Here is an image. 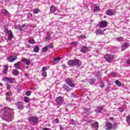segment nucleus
Wrapping results in <instances>:
<instances>
[{"instance_id": "obj_1", "label": "nucleus", "mask_w": 130, "mask_h": 130, "mask_svg": "<svg viewBox=\"0 0 130 130\" xmlns=\"http://www.w3.org/2000/svg\"><path fill=\"white\" fill-rule=\"evenodd\" d=\"M14 109L8 107H4L0 110L2 118L6 121H12L14 119Z\"/></svg>"}, {"instance_id": "obj_2", "label": "nucleus", "mask_w": 130, "mask_h": 130, "mask_svg": "<svg viewBox=\"0 0 130 130\" xmlns=\"http://www.w3.org/2000/svg\"><path fill=\"white\" fill-rule=\"evenodd\" d=\"M67 63L70 67H77V68H80L82 66V62L78 59L69 60Z\"/></svg>"}, {"instance_id": "obj_3", "label": "nucleus", "mask_w": 130, "mask_h": 130, "mask_svg": "<svg viewBox=\"0 0 130 130\" xmlns=\"http://www.w3.org/2000/svg\"><path fill=\"white\" fill-rule=\"evenodd\" d=\"M104 57L105 59H106V61L107 62H109L110 63H111V62L113 61V59H114V56H113V55H110L109 54H105L104 56Z\"/></svg>"}, {"instance_id": "obj_4", "label": "nucleus", "mask_w": 130, "mask_h": 130, "mask_svg": "<svg viewBox=\"0 0 130 130\" xmlns=\"http://www.w3.org/2000/svg\"><path fill=\"white\" fill-rule=\"evenodd\" d=\"M65 82L67 85H69L70 87H74L76 86V84L73 82V79L71 78H67L65 80Z\"/></svg>"}, {"instance_id": "obj_5", "label": "nucleus", "mask_w": 130, "mask_h": 130, "mask_svg": "<svg viewBox=\"0 0 130 130\" xmlns=\"http://www.w3.org/2000/svg\"><path fill=\"white\" fill-rule=\"evenodd\" d=\"M30 121H31V122H33L34 124L35 125H36L37 123H38L39 121V119H38V117H35V116H31L29 118Z\"/></svg>"}, {"instance_id": "obj_6", "label": "nucleus", "mask_w": 130, "mask_h": 130, "mask_svg": "<svg viewBox=\"0 0 130 130\" xmlns=\"http://www.w3.org/2000/svg\"><path fill=\"white\" fill-rule=\"evenodd\" d=\"M116 13L115 9H109L106 11V14L108 16H114Z\"/></svg>"}, {"instance_id": "obj_7", "label": "nucleus", "mask_w": 130, "mask_h": 130, "mask_svg": "<svg viewBox=\"0 0 130 130\" xmlns=\"http://www.w3.org/2000/svg\"><path fill=\"white\" fill-rule=\"evenodd\" d=\"M47 70V67H44L42 68L41 74L44 78H46V77H47V72H46Z\"/></svg>"}, {"instance_id": "obj_8", "label": "nucleus", "mask_w": 130, "mask_h": 130, "mask_svg": "<svg viewBox=\"0 0 130 130\" xmlns=\"http://www.w3.org/2000/svg\"><path fill=\"white\" fill-rule=\"evenodd\" d=\"M55 101L56 103L58 104V105H61L62 103H63V98H62V96L57 97Z\"/></svg>"}, {"instance_id": "obj_9", "label": "nucleus", "mask_w": 130, "mask_h": 130, "mask_svg": "<svg viewBox=\"0 0 130 130\" xmlns=\"http://www.w3.org/2000/svg\"><path fill=\"white\" fill-rule=\"evenodd\" d=\"M5 81H7V82H9V83H15L16 82V79L15 78H9V77H5L4 78Z\"/></svg>"}, {"instance_id": "obj_10", "label": "nucleus", "mask_w": 130, "mask_h": 130, "mask_svg": "<svg viewBox=\"0 0 130 130\" xmlns=\"http://www.w3.org/2000/svg\"><path fill=\"white\" fill-rule=\"evenodd\" d=\"M21 61L25 63V64H26V66H30V64H31V61H30V60H29L26 58H24L22 59Z\"/></svg>"}, {"instance_id": "obj_11", "label": "nucleus", "mask_w": 130, "mask_h": 130, "mask_svg": "<svg viewBox=\"0 0 130 130\" xmlns=\"http://www.w3.org/2000/svg\"><path fill=\"white\" fill-rule=\"evenodd\" d=\"M16 59H17V56H15L14 57V56H10L7 58V60L9 62H14V61H15V60H16Z\"/></svg>"}, {"instance_id": "obj_12", "label": "nucleus", "mask_w": 130, "mask_h": 130, "mask_svg": "<svg viewBox=\"0 0 130 130\" xmlns=\"http://www.w3.org/2000/svg\"><path fill=\"white\" fill-rule=\"evenodd\" d=\"M107 26V22L106 21H102L100 23V28H105Z\"/></svg>"}, {"instance_id": "obj_13", "label": "nucleus", "mask_w": 130, "mask_h": 130, "mask_svg": "<svg viewBox=\"0 0 130 130\" xmlns=\"http://www.w3.org/2000/svg\"><path fill=\"white\" fill-rule=\"evenodd\" d=\"M104 109V106H102L101 107H98L95 110V112L96 113H102V111Z\"/></svg>"}, {"instance_id": "obj_14", "label": "nucleus", "mask_w": 130, "mask_h": 130, "mask_svg": "<svg viewBox=\"0 0 130 130\" xmlns=\"http://www.w3.org/2000/svg\"><path fill=\"white\" fill-rule=\"evenodd\" d=\"M14 67L15 68V69H17V70H21V68H22L21 61H18L14 64Z\"/></svg>"}, {"instance_id": "obj_15", "label": "nucleus", "mask_w": 130, "mask_h": 130, "mask_svg": "<svg viewBox=\"0 0 130 130\" xmlns=\"http://www.w3.org/2000/svg\"><path fill=\"white\" fill-rule=\"evenodd\" d=\"M16 106L17 107V109H20L22 110L24 108V106L23 105V102H20L17 103L16 104Z\"/></svg>"}, {"instance_id": "obj_16", "label": "nucleus", "mask_w": 130, "mask_h": 130, "mask_svg": "<svg viewBox=\"0 0 130 130\" xmlns=\"http://www.w3.org/2000/svg\"><path fill=\"white\" fill-rule=\"evenodd\" d=\"M128 46H129V43H125L121 46V49L122 51H123V50H125V49H126V48H128Z\"/></svg>"}, {"instance_id": "obj_17", "label": "nucleus", "mask_w": 130, "mask_h": 130, "mask_svg": "<svg viewBox=\"0 0 130 130\" xmlns=\"http://www.w3.org/2000/svg\"><path fill=\"white\" fill-rule=\"evenodd\" d=\"M80 51L82 53H86V52L88 51V47L87 46L81 47Z\"/></svg>"}, {"instance_id": "obj_18", "label": "nucleus", "mask_w": 130, "mask_h": 130, "mask_svg": "<svg viewBox=\"0 0 130 130\" xmlns=\"http://www.w3.org/2000/svg\"><path fill=\"white\" fill-rule=\"evenodd\" d=\"M62 88L65 91H67V92H70V91H72V89H71L69 86L67 85V84H64Z\"/></svg>"}, {"instance_id": "obj_19", "label": "nucleus", "mask_w": 130, "mask_h": 130, "mask_svg": "<svg viewBox=\"0 0 130 130\" xmlns=\"http://www.w3.org/2000/svg\"><path fill=\"white\" fill-rule=\"evenodd\" d=\"M93 8H94L93 9V13H96V12H98V11H100V7L97 5H93Z\"/></svg>"}, {"instance_id": "obj_20", "label": "nucleus", "mask_w": 130, "mask_h": 130, "mask_svg": "<svg viewBox=\"0 0 130 130\" xmlns=\"http://www.w3.org/2000/svg\"><path fill=\"white\" fill-rule=\"evenodd\" d=\"M14 37V35H13V32L9 31V33L8 34V39L11 41L12 39H13Z\"/></svg>"}, {"instance_id": "obj_21", "label": "nucleus", "mask_w": 130, "mask_h": 130, "mask_svg": "<svg viewBox=\"0 0 130 130\" xmlns=\"http://www.w3.org/2000/svg\"><path fill=\"white\" fill-rule=\"evenodd\" d=\"M113 125L111 123H106V129L110 130L112 128Z\"/></svg>"}, {"instance_id": "obj_22", "label": "nucleus", "mask_w": 130, "mask_h": 130, "mask_svg": "<svg viewBox=\"0 0 130 130\" xmlns=\"http://www.w3.org/2000/svg\"><path fill=\"white\" fill-rule=\"evenodd\" d=\"M59 60H60V58L55 57L53 58V62L55 64L56 63H58V62H59Z\"/></svg>"}, {"instance_id": "obj_23", "label": "nucleus", "mask_w": 130, "mask_h": 130, "mask_svg": "<svg viewBox=\"0 0 130 130\" xmlns=\"http://www.w3.org/2000/svg\"><path fill=\"white\" fill-rule=\"evenodd\" d=\"M95 34L96 35H98V34H100V35H103V34H104V31L101 29H98L95 31Z\"/></svg>"}, {"instance_id": "obj_24", "label": "nucleus", "mask_w": 130, "mask_h": 130, "mask_svg": "<svg viewBox=\"0 0 130 130\" xmlns=\"http://www.w3.org/2000/svg\"><path fill=\"white\" fill-rule=\"evenodd\" d=\"M2 14H4V15H5V16H9V15H10L9 11L6 9H2Z\"/></svg>"}, {"instance_id": "obj_25", "label": "nucleus", "mask_w": 130, "mask_h": 130, "mask_svg": "<svg viewBox=\"0 0 130 130\" xmlns=\"http://www.w3.org/2000/svg\"><path fill=\"white\" fill-rule=\"evenodd\" d=\"M4 70L3 71V74H4V75H6V74L8 73V70H9V68H8V66L7 65H5L4 66Z\"/></svg>"}, {"instance_id": "obj_26", "label": "nucleus", "mask_w": 130, "mask_h": 130, "mask_svg": "<svg viewBox=\"0 0 130 130\" xmlns=\"http://www.w3.org/2000/svg\"><path fill=\"white\" fill-rule=\"evenodd\" d=\"M12 73L14 76H18V75L20 74V72H19L17 70L15 69L12 71Z\"/></svg>"}, {"instance_id": "obj_27", "label": "nucleus", "mask_w": 130, "mask_h": 130, "mask_svg": "<svg viewBox=\"0 0 130 130\" xmlns=\"http://www.w3.org/2000/svg\"><path fill=\"white\" fill-rule=\"evenodd\" d=\"M50 11L52 13H54V12H56V8L54 6H52L50 8Z\"/></svg>"}, {"instance_id": "obj_28", "label": "nucleus", "mask_w": 130, "mask_h": 130, "mask_svg": "<svg viewBox=\"0 0 130 130\" xmlns=\"http://www.w3.org/2000/svg\"><path fill=\"white\" fill-rule=\"evenodd\" d=\"M34 51L35 52H39V47L38 45H36L34 48Z\"/></svg>"}, {"instance_id": "obj_29", "label": "nucleus", "mask_w": 130, "mask_h": 130, "mask_svg": "<svg viewBox=\"0 0 130 130\" xmlns=\"http://www.w3.org/2000/svg\"><path fill=\"white\" fill-rule=\"evenodd\" d=\"M95 82H96V79H90L89 80V84L91 85H94Z\"/></svg>"}, {"instance_id": "obj_30", "label": "nucleus", "mask_w": 130, "mask_h": 130, "mask_svg": "<svg viewBox=\"0 0 130 130\" xmlns=\"http://www.w3.org/2000/svg\"><path fill=\"white\" fill-rule=\"evenodd\" d=\"M115 83L118 87H121V82H120L119 80H116L115 81Z\"/></svg>"}, {"instance_id": "obj_31", "label": "nucleus", "mask_w": 130, "mask_h": 130, "mask_svg": "<svg viewBox=\"0 0 130 130\" xmlns=\"http://www.w3.org/2000/svg\"><path fill=\"white\" fill-rule=\"evenodd\" d=\"M24 102H26V103H29V102H30V99H29V98H28L27 96H25L24 98Z\"/></svg>"}, {"instance_id": "obj_32", "label": "nucleus", "mask_w": 130, "mask_h": 130, "mask_svg": "<svg viewBox=\"0 0 130 130\" xmlns=\"http://www.w3.org/2000/svg\"><path fill=\"white\" fill-rule=\"evenodd\" d=\"M126 120L128 124L130 125V115L127 116Z\"/></svg>"}, {"instance_id": "obj_33", "label": "nucleus", "mask_w": 130, "mask_h": 130, "mask_svg": "<svg viewBox=\"0 0 130 130\" xmlns=\"http://www.w3.org/2000/svg\"><path fill=\"white\" fill-rule=\"evenodd\" d=\"M27 21H30L32 19V14L31 13H28L27 14Z\"/></svg>"}, {"instance_id": "obj_34", "label": "nucleus", "mask_w": 130, "mask_h": 130, "mask_svg": "<svg viewBox=\"0 0 130 130\" xmlns=\"http://www.w3.org/2000/svg\"><path fill=\"white\" fill-rule=\"evenodd\" d=\"M50 39H51V36H50V35L49 34H47V36L46 37V41H49V40H50Z\"/></svg>"}, {"instance_id": "obj_35", "label": "nucleus", "mask_w": 130, "mask_h": 130, "mask_svg": "<svg viewBox=\"0 0 130 130\" xmlns=\"http://www.w3.org/2000/svg\"><path fill=\"white\" fill-rule=\"evenodd\" d=\"M84 113H86L87 115L90 114V110L88 109H84Z\"/></svg>"}, {"instance_id": "obj_36", "label": "nucleus", "mask_w": 130, "mask_h": 130, "mask_svg": "<svg viewBox=\"0 0 130 130\" xmlns=\"http://www.w3.org/2000/svg\"><path fill=\"white\" fill-rule=\"evenodd\" d=\"M71 45H72V46H76L78 45V42L77 41H74L72 43H71Z\"/></svg>"}, {"instance_id": "obj_37", "label": "nucleus", "mask_w": 130, "mask_h": 130, "mask_svg": "<svg viewBox=\"0 0 130 130\" xmlns=\"http://www.w3.org/2000/svg\"><path fill=\"white\" fill-rule=\"evenodd\" d=\"M28 43H30V44H35V41L34 40V39H29L28 40Z\"/></svg>"}, {"instance_id": "obj_38", "label": "nucleus", "mask_w": 130, "mask_h": 130, "mask_svg": "<svg viewBox=\"0 0 130 130\" xmlns=\"http://www.w3.org/2000/svg\"><path fill=\"white\" fill-rule=\"evenodd\" d=\"M99 125V124L97 122H95L94 123H92V126H93V127H98Z\"/></svg>"}, {"instance_id": "obj_39", "label": "nucleus", "mask_w": 130, "mask_h": 130, "mask_svg": "<svg viewBox=\"0 0 130 130\" xmlns=\"http://www.w3.org/2000/svg\"><path fill=\"white\" fill-rule=\"evenodd\" d=\"M12 96H6V101L8 102H11L12 101Z\"/></svg>"}, {"instance_id": "obj_40", "label": "nucleus", "mask_w": 130, "mask_h": 130, "mask_svg": "<svg viewBox=\"0 0 130 130\" xmlns=\"http://www.w3.org/2000/svg\"><path fill=\"white\" fill-rule=\"evenodd\" d=\"M42 51L43 52H46V51H47L48 50V48L47 47V46H46L45 47H44L43 49H42Z\"/></svg>"}, {"instance_id": "obj_41", "label": "nucleus", "mask_w": 130, "mask_h": 130, "mask_svg": "<svg viewBox=\"0 0 130 130\" xmlns=\"http://www.w3.org/2000/svg\"><path fill=\"white\" fill-rule=\"evenodd\" d=\"M100 87L101 88H104V81L102 80H101Z\"/></svg>"}, {"instance_id": "obj_42", "label": "nucleus", "mask_w": 130, "mask_h": 130, "mask_svg": "<svg viewBox=\"0 0 130 130\" xmlns=\"http://www.w3.org/2000/svg\"><path fill=\"white\" fill-rule=\"evenodd\" d=\"M47 47H48V49H49V48H53V44H50L46 46Z\"/></svg>"}, {"instance_id": "obj_43", "label": "nucleus", "mask_w": 130, "mask_h": 130, "mask_svg": "<svg viewBox=\"0 0 130 130\" xmlns=\"http://www.w3.org/2000/svg\"><path fill=\"white\" fill-rule=\"evenodd\" d=\"M32 93V91H27L25 92V95L26 96H30Z\"/></svg>"}, {"instance_id": "obj_44", "label": "nucleus", "mask_w": 130, "mask_h": 130, "mask_svg": "<svg viewBox=\"0 0 130 130\" xmlns=\"http://www.w3.org/2000/svg\"><path fill=\"white\" fill-rule=\"evenodd\" d=\"M6 96H12V92H7L6 93Z\"/></svg>"}, {"instance_id": "obj_45", "label": "nucleus", "mask_w": 130, "mask_h": 130, "mask_svg": "<svg viewBox=\"0 0 130 130\" xmlns=\"http://www.w3.org/2000/svg\"><path fill=\"white\" fill-rule=\"evenodd\" d=\"M40 12L39 9H36L34 11V14H38Z\"/></svg>"}, {"instance_id": "obj_46", "label": "nucleus", "mask_w": 130, "mask_h": 130, "mask_svg": "<svg viewBox=\"0 0 130 130\" xmlns=\"http://www.w3.org/2000/svg\"><path fill=\"white\" fill-rule=\"evenodd\" d=\"M12 31V30H9V29H7V28H5V30H4V32L6 34H9V33L10 32Z\"/></svg>"}, {"instance_id": "obj_47", "label": "nucleus", "mask_w": 130, "mask_h": 130, "mask_svg": "<svg viewBox=\"0 0 130 130\" xmlns=\"http://www.w3.org/2000/svg\"><path fill=\"white\" fill-rule=\"evenodd\" d=\"M117 41H123V37H118L117 39Z\"/></svg>"}, {"instance_id": "obj_48", "label": "nucleus", "mask_w": 130, "mask_h": 130, "mask_svg": "<svg viewBox=\"0 0 130 130\" xmlns=\"http://www.w3.org/2000/svg\"><path fill=\"white\" fill-rule=\"evenodd\" d=\"M119 111H120V112H123V111H124V109L122 107H120L119 108Z\"/></svg>"}, {"instance_id": "obj_49", "label": "nucleus", "mask_w": 130, "mask_h": 130, "mask_svg": "<svg viewBox=\"0 0 130 130\" xmlns=\"http://www.w3.org/2000/svg\"><path fill=\"white\" fill-rule=\"evenodd\" d=\"M111 75L112 76V77L116 76V73H115V72H111Z\"/></svg>"}, {"instance_id": "obj_50", "label": "nucleus", "mask_w": 130, "mask_h": 130, "mask_svg": "<svg viewBox=\"0 0 130 130\" xmlns=\"http://www.w3.org/2000/svg\"><path fill=\"white\" fill-rule=\"evenodd\" d=\"M79 38H81V39H85V38H86V36H80Z\"/></svg>"}, {"instance_id": "obj_51", "label": "nucleus", "mask_w": 130, "mask_h": 130, "mask_svg": "<svg viewBox=\"0 0 130 130\" xmlns=\"http://www.w3.org/2000/svg\"><path fill=\"white\" fill-rule=\"evenodd\" d=\"M6 86L7 89H11V85H9L8 84H6Z\"/></svg>"}, {"instance_id": "obj_52", "label": "nucleus", "mask_w": 130, "mask_h": 130, "mask_svg": "<svg viewBox=\"0 0 130 130\" xmlns=\"http://www.w3.org/2000/svg\"><path fill=\"white\" fill-rule=\"evenodd\" d=\"M55 122L56 123H58L59 122V120H58V119H55Z\"/></svg>"}, {"instance_id": "obj_53", "label": "nucleus", "mask_w": 130, "mask_h": 130, "mask_svg": "<svg viewBox=\"0 0 130 130\" xmlns=\"http://www.w3.org/2000/svg\"><path fill=\"white\" fill-rule=\"evenodd\" d=\"M70 123L74 124L75 123V121L73 119H71L70 120Z\"/></svg>"}, {"instance_id": "obj_54", "label": "nucleus", "mask_w": 130, "mask_h": 130, "mask_svg": "<svg viewBox=\"0 0 130 130\" xmlns=\"http://www.w3.org/2000/svg\"><path fill=\"white\" fill-rule=\"evenodd\" d=\"M26 26H27L26 24H22V25H21V28H25V27H26Z\"/></svg>"}, {"instance_id": "obj_55", "label": "nucleus", "mask_w": 130, "mask_h": 130, "mask_svg": "<svg viewBox=\"0 0 130 130\" xmlns=\"http://www.w3.org/2000/svg\"><path fill=\"white\" fill-rule=\"evenodd\" d=\"M23 27H22V26H20L19 28V31H23Z\"/></svg>"}, {"instance_id": "obj_56", "label": "nucleus", "mask_w": 130, "mask_h": 130, "mask_svg": "<svg viewBox=\"0 0 130 130\" xmlns=\"http://www.w3.org/2000/svg\"><path fill=\"white\" fill-rule=\"evenodd\" d=\"M127 64H130V59H127L126 61Z\"/></svg>"}, {"instance_id": "obj_57", "label": "nucleus", "mask_w": 130, "mask_h": 130, "mask_svg": "<svg viewBox=\"0 0 130 130\" xmlns=\"http://www.w3.org/2000/svg\"><path fill=\"white\" fill-rule=\"evenodd\" d=\"M26 47L27 48H30V47H31V46H30V45H26Z\"/></svg>"}, {"instance_id": "obj_58", "label": "nucleus", "mask_w": 130, "mask_h": 130, "mask_svg": "<svg viewBox=\"0 0 130 130\" xmlns=\"http://www.w3.org/2000/svg\"><path fill=\"white\" fill-rule=\"evenodd\" d=\"M59 129H60V130H63V129H64L63 127L60 126V128H59Z\"/></svg>"}, {"instance_id": "obj_59", "label": "nucleus", "mask_w": 130, "mask_h": 130, "mask_svg": "<svg viewBox=\"0 0 130 130\" xmlns=\"http://www.w3.org/2000/svg\"><path fill=\"white\" fill-rule=\"evenodd\" d=\"M72 97H76V95H75V93H72Z\"/></svg>"}, {"instance_id": "obj_60", "label": "nucleus", "mask_w": 130, "mask_h": 130, "mask_svg": "<svg viewBox=\"0 0 130 130\" xmlns=\"http://www.w3.org/2000/svg\"><path fill=\"white\" fill-rule=\"evenodd\" d=\"M97 79H100L101 77L100 76V75H96Z\"/></svg>"}, {"instance_id": "obj_61", "label": "nucleus", "mask_w": 130, "mask_h": 130, "mask_svg": "<svg viewBox=\"0 0 130 130\" xmlns=\"http://www.w3.org/2000/svg\"><path fill=\"white\" fill-rule=\"evenodd\" d=\"M49 128H46V127H45L44 128H43V130H48Z\"/></svg>"}, {"instance_id": "obj_62", "label": "nucleus", "mask_w": 130, "mask_h": 130, "mask_svg": "<svg viewBox=\"0 0 130 130\" xmlns=\"http://www.w3.org/2000/svg\"><path fill=\"white\" fill-rule=\"evenodd\" d=\"M29 68V66H26L25 69H28Z\"/></svg>"}, {"instance_id": "obj_63", "label": "nucleus", "mask_w": 130, "mask_h": 130, "mask_svg": "<svg viewBox=\"0 0 130 130\" xmlns=\"http://www.w3.org/2000/svg\"><path fill=\"white\" fill-rule=\"evenodd\" d=\"M3 87V83H0V87Z\"/></svg>"}, {"instance_id": "obj_64", "label": "nucleus", "mask_w": 130, "mask_h": 130, "mask_svg": "<svg viewBox=\"0 0 130 130\" xmlns=\"http://www.w3.org/2000/svg\"><path fill=\"white\" fill-rule=\"evenodd\" d=\"M24 76L25 77H28V74H25Z\"/></svg>"}]
</instances>
